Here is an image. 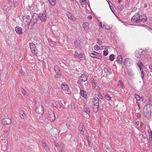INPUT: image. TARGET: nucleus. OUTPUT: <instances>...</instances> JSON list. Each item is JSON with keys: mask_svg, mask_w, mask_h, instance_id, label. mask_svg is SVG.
<instances>
[{"mask_svg": "<svg viewBox=\"0 0 152 152\" xmlns=\"http://www.w3.org/2000/svg\"><path fill=\"white\" fill-rule=\"evenodd\" d=\"M61 88L64 90L65 91V93L68 94H70L71 93V91L70 89H69V86L66 83H63L62 84Z\"/></svg>", "mask_w": 152, "mask_h": 152, "instance_id": "nucleus-5", "label": "nucleus"}, {"mask_svg": "<svg viewBox=\"0 0 152 152\" xmlns=\"http://www.w3.org/2000/svg\"><path fill=\"white\" fill-rule=\"evenodd\" d=\"M141 22H142V19L140 18L138 19H137L135 20V22L136 23H139Z\"/></svg>", "mask_w": 152, "mask_h": 152, "instance_id": "nucleus-46", "label": "nucleus"}, {"mask_svg": "<svg viewBox=\"0 0 152 152\" xmlns=\"http://www.w3.org/2000/svg\"><path fill=\"white\" fill-rule=\"evenodd\" d=\"M57 74L55 76V78H59L61 77V74L60 73V72H58V73H57Z\"/></svg>", "mask_w": 152, "mask_h": 152, "instance_id": "nucleus-37", "label": "nucleus"}, {"mask_svg": "<svg viewBox=\"0 0 152 152\" xmlns=\"http://www.w3.org/2000/svg\"><path fill=\"white\" fill-rule=\"evenodd\" d=\"M88 18L89 20H91L92 18V17L91 15H89L88 17Z\"/></svg>", "mask_w": 152, "mask_h": 152, "instance_id": "nucleus-57", "label": "nucleus"}, {"mask_svg": "<svg viewBox=\"0 0 152 152\" xmlns=\"http://www.w3.org/2000/svg\"><path fill=\"white\" fill-rule=\"evenodd\" d=\"M15 31L19 34H21L23 33L22 28L19 26H17L15 28Z\"/></svg>", "mask_w": 152, "mask_h": 152, "instance_id": "nucleus-11", "label": "nucleus"}, {"mask_svg": "<svg viewBox=\"0 0 152 152\" xmlns=\"http://www.w3.org/2000/svg\"><path fill=\"white\" fill-rule=\"evenodd\" d=\"M80 92L81 95L83 97L85 98H86V97H87V95L86 94V93L85 91L80 89Z\"/></svg>", "mask_w": 152, "mask_h": 152, "instance_id": "nucleus-22", "label": "nucleus"}, {"mask_svg": "<svg viewBox=\"0 0 152 152\" xmlns=\"http://www.w3.org/2000/svg\"><path fill=\"white\" fill-rule=\"evenodd\" d=\"M55 143V146L56 147H58V144L57 143H56V142H54Z\"/></svg>", "mask_w": 152, "mask_h": 152, "instance_id": "nucleus-58", "label": "nucleus"}, {"mask_svg": "<svg viewBox=\"0 0 152 152\" xmlns=\"http://www.w3.org/2000/svg\"><path fill=\"white\" fill-rule=\"evenodd\" d=\"M80 41L79 40H77L75 42V47L77 48H78L80 47Z\"/></svg>", "mask_w": 152, "mask_h": 152, "instance_id": "nucleus-24", "label": "nucleus"}, {"mask_svg": "<svg viewBox=\"0 0 152 152\" xmlns=\"http://www.w3.org/2000/svg\"><path fill=\"white\" fill-rule=\"evenodd\" d=\"M48 119L50 121H53L55 120V115L53 111L50 110L48 112Z\"/></svg>", "mask_w": 152, "mask_h": 152, "instance_id": "nucleus-3", "label": "nucleus"}, {"mask_svg": "<svg viewBox=\"0 0 152 152\" xmlns=\"http://www.w3.org/2000/svg\"><path fill=\"white\" fill-rule=\"evenodd\" d=\"M83 54L82 53H81L78 56L77 58H78L80 59L81 60L83 58Z\"/></svg>", "mask_w": 152, "mask_h": 152, "instance_id": "nucleus-39", "label": "nucleus"}, {"mask_svg": "<svg viewBox=\"0 0 152 152\" xmlns=\"http://www.w3.org/2000/svg\"><path fill=\"white\" fill-rule=\"evenodd\" d=\"M18 3L17 2H15L14 5V7H16L18 5Z\"/></svg>", "mask_w": 152, "mask_h": 152, "instance_id": "nucleus-54", "label": "nucleus"}, {"mask_svg": "<svg viewBox=\"0 0 152 152\" xmlns=\"http://www.w3.org/2000/svg\"><path fill=\"white\" fill-rule=\"evenodd\" d=\"M102 58L101 55V54L97 53L96 56L95 57V58L98 59H100Z\"/></svg>", "mask_w": 152, "mask_h": 152, "instance_id": "nucleus-32", "label": "nucleus"}, {"mask_svg": "<svg viewBox=\"0 0 152 152\" xmlns=\"http://www.w3.org/2000/svg\"><path fill=\"white\" fill-rule=\"evenodd\" d=\"M2 122L4 125H9L11 124L12 121L10 118H4L2 120Z\"/></svg>", "mask_w": 152, "mask_h": 152, "instance_id": "nucleus-9", "label": "nucleus"}, {"mask_svg": "<svg viewBox=\"0 0 152 152\" xmlns=\"http://www.w3.org/2000/svg\"><path fill=\"white\" fill-rule=\"evenodd\" d=\"M122 83H123L122 81L121 80H120L118 83V85H120Z\"/></svg>", "mask_w": 152, "mask_h": 152, "instance_id": "nucleus-55", "label": "nucleus"}, {"mask_svg": "<svg viewBox=\"0 0 152 152\" xmlns=\"http://www.w3.org/2000/svg\"><path fill=\"white\" fill-rule=\"evenodd\" d=\"M114 55L113 54H111L109 56L110 60L111 61H113L114 60Z\"/></svg>", "mask_w": 152, "mask_h": 152, "instance_id": "nucleus-33", "label": "nucleus"}, {"mask_svg": "<svg viewBox=\"0 0 152 152\" xmlns=\"http://www.w3.org/2000/svg\"><path fill=\"white\" fill-rule=\"evenodd\" d=\"M49 3L52 6H54L56 4L55 0H48Z\"/></svg>", "mask_w": 152, "mask_h": 152, "instance_id": "nucleus-29", "label": "nucleus"}, {"mask_svg": "<svg viewBox=\"0 0 152 152\" xmlns=\"http://www.w3.org/2000/svg\"><path fill=\"white\" fill-rule=\"evenodd\" d=\"M36 112L40 115H42L43 113L44 109L42 105L39 104L38 107H36Z\"/></svg>", "mask_w": 152, "mask_h": 152, "instance_id": "nucleus-6", "label": "nucleus"}, {"mask_svg": "<svg viewBox=\"0 0 152 152\" xmlns=\"http://www.w3.org/2000/svg\"><path fill=\"white\" fill-rule=\"evenodd\" d=\"M14 1V0H9V3L10 4L11 6V4H12Z\"/></svg>", "mask_w": 152, "mask_h": 152, "instance_id": "nucleus-48", "label": "nucleus"}, {"mask_svg": "<svg viewBox=\"0 0 152 152\" xmlns=\"http://www.w3.org/2000/svg\"><path fill=\"white\" fill-rule=\"evenodd\" d=\"M84 129L85 127L83 124H80L79 127L78 129L80 131L81 134H83L84 132Z\"/></svg>", "mask_w": 152, "mask_h": 152, "instance_id": "nucleus-12", "label": "nucleus"}, {"mask_svg": "<svg viewBox=\"0 0 152 152\" xmlns=\"http://www.w3.org/2000/svg\"><path fill=\"white\" fill-rule=\"evenodd\" d=\"M127 72L128 74L130 76H132L134 75L132 70L129 68H127Z\"/></svg>", "mask_w": 152, "mask_h": 152, "instance_id": "nucleus-26", "label": "nucleus"}, {"mask_svg": "<svg viewBox=\"0 0 152 152\" xmlns=\"http://www.w3.org/2000/svg\"><path fill=\"white\" fill-rule=\"evenodd\" d=\"M48 42H49V44L51 46H53L55 44L54 42L52 41L51 40H50V41L49 40Z\"/></svg>", "mask_w": 152, "mask_h": 152, "instance_id": "nucleus-40", "label": "nucleus"}, {"mask_svg": "<svg viewBox=\"0 0 152 152\" xmlns=\"http://www.w3.org/2000/svg\"><path fill=\"white\" fill-rule=\"evenodd\" d=\"M71 107L72 108H73V109H74L75 108V107H74V105H72V104H71Z\"/></svg>", "mask_w": 152, "mask_h": 152, "instance_id": "nucleus-62", "label": "nucleus"}, {"mask_svg": "<svg viewBox=\"0 0 152 152\" xmlns=\"http://www.w3.org/2000/svg\"><path fill=\"white\" fill-rule=\"evenodd\" d=\"M67 16L69 19H72V14L70 12H68L67 13Z\"/></svg>", "mask_w": 152, "mask_h": 152, "instance_id": "nucleus-38", "label": "nucleus"}, {"mask_svg": "<svg viewBox=\"0 0 152 152\" xmlns=\"http://www.w3.org/2000/svg\"><path fill=\"white\" fill-rule=\"evenodd\" d=\"M92 87L94 89H96V90L98 91L100 89V87L98 83L96 82L92 84Z\"/></svg>", "mask_w": 152, "mask_h": 152, "instance_id": "nucleus-10", "label": "nucleus"}, {"mask_svg": "<svg viewBox=\"0 0 152 152\" xmlns=\"http://www.w3.org/2000/svg\"><path fill=\"white\" fill-rule=\"evenodd\" d=\"M137 65L140 68V69H142V66H143V65L142 63L141 62H139L138 63H137Z\"/></svg>", "mask_w": 152, "mask_h": 152, "instance_id": "nucleus-30", "label": "nucleus"}, {"mask_svg": "<svg viewBox=\"0 0 152 152\" xmlns=\"http://www.w3.org/2000/svg\"><path fill=\"white\" fill-rule=\"evenodd\" d=\"M39 19L37 14H34L31 18L28 24V28L31 29Z\"/></svg>", "mask_w": 152, "mask_h": 152, "instance_id": "nucleus-2", "label": "nucleus"}, {"mask_svg": "<svg viewBox=\"0 0 152 152\" xmlns=\"http://www.w3.org/2000/svg\"><path fill=\"white\" fill-rule=\"evenodd\" d=\"M140 72H141L142 78L143 80L144 77V74L143 70L142 69H140Z\"/></svg>", "mask_w": 152, "mask_h": 152, "instance_id": "nucleus-43", "label": "nucleus"}, {"mask_svg": "<svg viewBox=\"0 0 152 152\" xmlns=\"http://www.w3.org/2000/svg\"><path fill=\"white\" fill-rule=\"evenodd\" d=\"M135 96L137 100L140 101V97L138 95L135 94Z\"/></svg>", "mask_w": 152, "mask_h": 152, "instance_id": "nucleus-36", "label": "nucleus"}, {"mask_svg": "<svg viewBox=\"0 0 152 152\" xmlns=\"http://www.w3.org/2000/svg\"><path fill=\"white\" fill-rule=\"evenodd\" d=\"M117 61L118 64H121L122 63V56L121 55L118 56L117 57Z\"/></svg>", "mask_w": 152, "mask_h": 152, "instance_id": "nucleus-17", "label": "nucleus"}, {"mask_svg": "<svg viewBox=\"0 0 152 152\" xmlns=\"http://www.w3.org/2000/svg\"><path fill=\"white\" fill-rule=\"evenodd\" d=\"M84 111L87 114H89L90 112L89 108L85 106H84Z\"/></svg>", "mask_w": 152, "mask_h": 152, "instance_id": "nucleus-23", "label": "nucleus"}, {"mask_svg": "<svg viewBox=\"0 0 152 152\" xmlns=\"http://www.w3.org/2000/svg\"><path fill=\"white\" fill-rule=\"evenodd\" d=\"M28 16H24L23 18V22L25 23H28L29 22V19L28 18Z\"/></svg>", "mask_w": 152, "mask_h": 152, "instance_id": "nucleus-25", "label": "nucleus"}, {"mask_svg": "<svg viewBox=\"0 0 152 152\" xmlns=\"http://www.w3.org/2000/svg\"><path fill=\"white\" fill-rule=\"evenodd\" d=\"M118 8L120 11H122L124 9V7L123 6L120 5L118 6Z\"/></svg>", "mask_w": 152, "mask_h": 152, "instance_id": "nucleus-35", "label": "nucleus"}, {"mask_svg": "<svg viewBox=\"0 0 152 152\" xmlns=\"http://www.w3.org/2000/svg\"><path fill=\"white\" fill-rule=\"evenodd\" d=\"M104 72L105 73L106 72H108V70L107 69L104 68Z\"/></svg>", "mask_w": 152, "mask_h": 152, "instance_id": "nucleus-59", "label": "nucleus"}, {"mask_svg": "<svg viewBox=\"0 0 152 152\" xmlns=\"http://www.w3.org/2000/svg\"><path fill=\"white\" fill-rule=\"evenodd\" d=\"M22 115L20 116V117L21 118H23V119H24V118H25V116H26V115L24 114V113L23 112V111H22L21 112V113H22Z\"/></svg>", "mask_w": 152, "mask_h": 152, "instance_id": "nucleus-41", "label": "nucleus"}, {"mask_svg": "<svg viewBox=\"0 0 152 152\" xmlns=\"http://www.w3.org/2000/svg\"><path fill=\"white\" fill-rule=\"evenodd\" d=\"M97 43L99 45H101L102 42L101 40H98L97 41Z\"/></svg>", "mask_w": 152, "mask_h": 152, "instance_id": "nucleus-50", "label": "nucleus"}, {"mask_svg": "<svg viewBox=\"0 0 152 152\" xmlns=\"http://www.w3.org/2000/svg\"><path fill=\"white\" fill-rule=\"evenodd\" d=\"M139 17L140 18L142 19V20L143 22H145L147 21V17L144 15H141V16H140V17Z\"/></svg>", "mask_w": 152, "mask_h": 152, "instance_id": "nucleus-20", "label": "nucleus"}, {"mask_svg": "<svg viewBox=\"0 0 152 152\" xmlns=\"http://www.w3.org/2000/svg\"><path fill=\"white\" fill-rule=\"evenodd\" d=\"M142 52H140L139 50H136L135 53V56L137 58H140L141 57Z\"/></svg>", "mask_w": 152, "mask_h": 152, "instance_id": "nucleus-14", "label": "nucleus"}, {"mask_svg": "<svg viewBox=\"0 0 152 152\" xmlns=\"http://www.w3.org/2000/svg\"><path fill=\"white\" fill-rule=\"evenodd\" d=\"M99 99L97 97H95L93 101V104L94 105H99Z\"/></svg>", "mask_w": 152, "mask_h": 152, "instance_id": "nucleus-18", "label": "nucleus"}, {"mask_svg": "<svg viewBox=\"0 0 152 152\" xmlns=\"http://www.w3.org/2000/svg\"><path fill=\"white\" fill-rule=\"evenodd\" d=\"M139 17H140L139 13H136L132 18L131 19V21H133L135 19L138 18Z\"/></svg>", "mask_w": 152, "mask_h": 152, "instance_id": "nucleus-15", "label": "nucleus"}, {"mask_svg": "<svg viewBox=\"0 0 152 152\" xmlns=\"http://www.w3.org/2000/svg\"><path fill=\"white\" fill-rule=\"evenodd\" d=\"M97 54V52L96 51H94L92 53H90V55L91 57L95 58Z\"/></svg>", "mask_w": 152, "mask_h": 152, "instance_id": "nucleus-28", "label": "nucleus"}, {"mask_svg": "<svg viewBox=\"0 0 152 152\" xmlns=\"http://www.w3.org/2000/svg\"><path fill=\"white\" fill-rule=\"evenodd\" d=\"M147 4H145L144 6V7L145 8L147 7Z\"/></svg>", "mask_w": 152, "mask_h": 152, "instance_id": "nucleus-63", "label": "nucleus"}, {"mask_svg": "<svg viewBox=\"0 0 152 152\" xmlns=\"http://www.w3.org/2000/svg\"><path fill=\"white\" fill-rule=\"evenodd\" d=\"M22 93L24 96L26 97L27 99H29L30 98V96L28 95L27 92L23 88L22 89Z\"/></svg>", "mask_w": 152, "mask_h": 152, "instance_id": "nucleus-19", "label": "nucleus"}, {"mask_svg": "<svg viewBox=\"0 0 152 152\" xmlns=\"http://www.w3.org/2000/svg\"><path fill=\"white\" fill-rule=\"evenodd\" d=\"M99 98H102V95H101L100 96L99 95Z\"/></svg>", "mask_w": 152, "mask_h": 152, "instance_id": "nucleus-64", "label": "nucleus"}, {"mask_svg": "<svg viewBox=\"0 0 152 152\" xmlns=\"http://www.w3.org/2000/svg\"><path fill=\"white\" fill-rule=\"evenodd\" d=\"M149 138H151L152 139V132L151 131L149 133Z\"/></svg>", "mask_w": 152, "mask_h": 152, "instance_id": "nucleus-52", "label": "nucleus"}, {"mask_svg": "<svg viewBox=\"0 0 152 152\" xmlns=\"http://www.w3.org/2000/svg\"><path fill=\"white\" fill-rule=\"evenodd\" d=\"M91 82L92 83V84H94V83L96 82L95 80H94V79L93 78H91Z\"/></svg>", "mask_w": 152, "mask_h": 152, "instance_id": "nucleus-47", "label": "nucleus"}, {"mask_svg": "<svg viewBox=\"0 0 152 152\" xmlns=\"http://www.w3.org/2000/svg\"><path fill=\"white\" fill-rule=\"evenodd\" d=\"M99 105L93 104V111L95 113H96L98 111Z\"/></svg>", "mask_w": 152, "mask_h": 152, "instance_id": "nucleus-16", "label": "nucleus"}, {"mask_svg": "<svg viewBox=\"0 0 152 152\" xmlns=\"http://www.w3.org/2000/svg\"><path fill=\"white\" fill-rule=\"evenodd\" d=\"M79 54L77 52H75V57L77 58L78 56H79Z\"/></svg>", "mask_w": 152, "mask_h": 152, "instance_id": "nucleus-49", "label": "nucleus"}, {"mask_svg": "<svg viewBox=\"0 0 152 152\" xmlns=\"http://www.w3.org/2000/svg\"><path fill=\"white\" fill-rule=\"evenodd\" d=\"M42 145L43 148L45 149V150L47 152H49L50 150V148L45 141L42 142Z\"/></svg>", "mask_w": 152, "mask_h": 152, "instance_id": "nucleus-13", "label": "nucleus"}, {"mask_svg": "<svg viewBox=\"0 0 152 152\" xmlns=\"http://www.w3.org/2000/svg\"><path fill=\"white\" fill-rule=\"evenodd\" d=\"M124 64L126 66H129L132 64V60L129 58H126L124 60Z\"/></svg>", "mask_w": 152, "mask_h": 152, "instance_id": "nucleus-8", "label": "nucleus"}, {"mask_svg": "<svg viewBox=\"0 0 152 152\" xmlns=\"http://www.w3.org/2000/svg\"><path fill=\"white\" fill-rule=\"evenodd\" d=\"M99 26L102 28H103L104 26V25H103V26L102 23L100 22L99 23Z\"/></svg>", "mask_w": 152, "mask_h": 152, "instance_id": "nucleus-51", "label": "nucleus"}, {"mask_svg": "<svg viewBox=\"0 0 152 152\" xmlns=\"http://www.w3.org/2000/svg\"><path fill=\"white\" fill-rule=\"evenodd\" d=\"M108 51L107 50H104L103 51V55L104 56H107L108 53Z\"/></svg>", "mask_w": 152, "mask_h": 152, "instance_id": "nucleus-45", "label": "nucleus"}, {"mask_svg": "<svg viewBox=\"0 0 152 152\" xmlns=\"http://www.w3.org/2000/svg\"><path fill=\"white\" fill-rule=\"evenodd\" d=\"M88 24L86 23H84L83 24V28L86 30H87L88 29Z\"/></svg>", "mask_w": 152, "mask_h": 152, "instance_id": "nucleus-27", "label": "nucleus"}, {"mask_svg": "<svg viewBox=\"0 0 152 152\" xmlns=\"http://www.w3.org/2000/svg\"><path fill=\"white\" fill-rule=\"evenodd\" d=\"M104 97L107 100H110L111 99V97H110L109 95L107 94L105 95Z\"/></svg>", "mask_w": 152, "mask_h": 152, "instance_id": "nucleus-31", "label": "nucleus"}, {"mask_svg": "<svg viewBox=\"0 0 152 152\" xmlns=\"http://www.w3.org/2000/svg\"><path fill=\"white\" fill-rule=\"evenodd\" d=\"M54 70L57 73H58V72H60V70L58 69V66H54Z\"/></svg>", "mask_w": 152, "mask_h": 152, "instance_id": "nucleus-42", "label": "nucleus"}, {"mask_svg": "<svg viewBox=\"0 0 152 152\" xmlns=\"http://www.w3.org/2000/svg\"><path fill=\"white\" fill-rule=\"evenodd\" d=\"M94 49L95 50H99L100 49V47L97 45H96L94 46Z\"/></svg>", "mask_w": 152, "mask_h": 152, "instance_id": "nucleus-44", "label": "nucleus"}, {"mask_svg": "<svg viewBox=\"0 0 152 152\" xmlns=\"http://www.w3.org/2000/svg\"><path fill=\"white\" fill-rule=\"evenodd\" d=\"M139 122L138 121H137L136 122V125H139Z\"/></svg>", "mask_w": 152, "mask_h": 152, "instance_id": "nucleus-61", "label": "nucleus"}, {"mask_svg": "<svg viewBox=\"0 0 152 152\" xmlns=\"http://www.w3.org/2000/svg\"><path fill=\"white\" fill-rule=\"evenodd\" d=\"M80 80L82 82H84L87 80V78L85 75L83 74L80 77Z\"/></svg>", "mask_w": 152, "mask_h": 152, "instance_id": "nucleus-21", "label": "nucleus"}, {"mask_svg": "<svg viewBox=\"0 0 152 152\" xmlns=\"http://www.w3.org/2000/svg\"><path fill=\"white\" fill-rule=\"evenodd\" d=\"M130 2V0H127V2H126V3L125 5V7L127 8L129 7Z\"/></svg>", "mask_w": 152, "mask_h": 152, "instance_id": "nucleus-34", "label": "nucleus"}, {"mask_svg": "<svg viewBox=\"0 0 152 152\" xmlns=\"http://www.w3.org/2000/svg\"><path fill=\"white\" fill-rule=\"evenodd\" d=\"M111 28V27L108 26H106L105 27V28L107 29H110Z\"/></svg>", "mask_w": 152, "mask_h": 152, "instance_id": "nucleus-53", "label": "nucleus"}, {"mask_svg": "<svg viewBox=\"0 0 152 152\" xmlns=\"http://www.w3.org/2000/svg\"><path fill=\"white\" fill-rule=\"evenodd\" d=\"M152 112V104H146L143 108V113L144 116L148 119L151 118V113Z\"/></svg>", "mask_w": 152, "mask_h": 152, "instance_id": "nucleus-1", "label": "nucleus"}, {"mask_svg": "<svg viewBox=\"0 0 152 152\" xmlns=\"http://www.w3.org/2000/svg\"><path fill=\"white\" fill-rule=\"evenodd\" d=\"M137 116L138 118H140V114H137Z\"/></svg>", "mask_w": 152, "mask_h": 152, "instance_id": "nucleus-60", "label": "nucleus"}, {"mask_svg": "<svg viewBox=\"0 0 152 152\" xmlns=\"http://www.w3.org/2000/svg\"><path fill=\"white\" fill-rule=\"evenodd\" d=\"M29 46L32 53L37 56V50L35 45L33 43H31L29 44Z\"/></svg>", "mask_w": 152, "mask_h": 152, "instance_id": "nucleus-4", "label": "nucleus"}, {"mask_svg": "<svg viewBox=\"0 0 152 152\" xmlns=\"http://www.w3.org/2000/svg\"><path fill=\"white\" fill-rule=\"evenodd\" d=\"M120 87L121 88H122V89H124V85H123V84L122 83V84H121V85H120Z\"/></svg>", "mask_w": 152, "mask_h": 152, "instance_id": "nucleus-56", "label": "nucleus"}, {"mask_svg": "<svg viewBox=\"0 0 152 152\" xmlns=\"http://www.w3.org/2000/svg\"><path fill=\"white\" fill-rule=\"evenodd\" d=\"M38 18L42 22H44L47 19L46 12L45 11L42 14H40L38 15Z\"/></svg>", "mask_w": 152, "mask_h": 152, "instance_id": "nucleus-7", "label": "nucleus"}]
</instances>
